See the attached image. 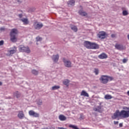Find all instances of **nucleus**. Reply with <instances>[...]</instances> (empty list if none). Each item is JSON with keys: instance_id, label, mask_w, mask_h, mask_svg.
Instances as JSON below:
<instances>
[{"instance_id": "2eb2a0df", "label": "nucleus", "mask_w": 129, "mask_h": 129, "mask_svg": "<svg viewBox=\"0 0 129 129\" xmlns=\"http://www.w3.org/2000/svg\"><path fill=\"white\" fill-rule=\"evenodd\" d=\"M81 95L82 96H85V97H89V95L86 91L83 90L81 93Z\"/></svg>"}, {"instance_id": "412c9836", "label": "nucleus", "mask_w": 129, "mask_h": 129, "mask_svg": "<svg viewBox=\"0 0 129 129\" xmlns=\"http://www.w3.org/2000/svg\"><path fill=\"white\" fill-rule=\"evenodd\" d=\"M70 82V81L68 80H64L63 81V84L64 85H66L67 86H69V83Z\"/></svg>"}, {"instance_id": "393cba45", "label": "nucleus", "mask_w": 129, "mask_h": 129, "mask_svg": "<svg viewBox=\"0 0 129 129\" xmlns=\"http://www.w3.org/2000/svg\"><path fill=\"white\" fill-rule=\"evenodd\" d=\"M71 29L72 30H73V31H74V32H77V27L75 26H73L71 27Z\"/></svg>"}, {"instance_id": "39448f33", "label": "nucleus", "mask_w": 129, "mask_h": 129, "mask_svg": "<svg viewBox=\"0 0 129 129\" xmlns=\"http://www.w3.org/2000/svg\"><path fill=\"white\" fill-rule=\"evenodd\" d=\"M19 51L20 52H25L26 53H31V50L29 47H26L24 45H20L19 46Z\"/></svg>"}, {"instance_id": "5701e85b", "label": "nucleus", "mask_w": 129, "mask_h": 129, "mask_svg": "<svg viewBox=\"0 0 129 129\" xmlns=\"http://www.w3.org/2000/svg\"><path fill=\"white\" fill-rule=\"evenodd\" d=\"M60 89V87L59 86H54L52 87L51 90H57V89Z\"/></svg>"}, {"instance_id": "f03ea898", "label": "nucleus", "mask_w": 129, "mask_h": 129, "mask_svg": "<svg viewBox=\"0 0 129 129\" xmlns=\"http://www.w3.org/2000/svg\"><path fill=\"white\" fill-rule=\"evenodd\" d=\"M84 45L87 49H99V45L96 43H91L89 41H85Z\"/></svg>"}, {"instance_id": "f257e3e1", "label": "nucleus", "mask_w": 129, "mask_h": 129, "mask_svg": "<svg viewBox=\"0 0 129 129\" xmlns=\"http://www.w3.org/2000/svg\"><path fill=\"white\" fill-rule=\"evenodd\" d=\"M123 110L119 111V110H117L113 115L111 116L112 119H116V118H127L129 117V107L124 106L122 107Z\"/></svg>"}, {"instance_id": "473e14b6", "label": "nucleus", "mask_w": 129, "mask_h": 129, "mask_svg": "<svg viewBox=\"0 0 129 129\" xmlns=\"http://www.w3.org/2000/svg\"><path fill=\"white\" fill-rule=\"evenodd\" d=\"M111 36L112 38H115V37H116V35L111 34Z\"/></svg>"}, {"instance_id": "0eeeda50", "label": "nucleus", "mask_w": 129, "mask_h": 129, "mask_svg": "<svg viewBox=\"0 0 129 129\" xmlns=\"http://www.w3.org/2000/svg\"><path fill=\"white\" fill-rule=\"evenodd\" d=\"M63 62L65 67H67L68 68H70L72 67V63H71V61H70V60L66 58H63Z\"/></svg>"}, {"instance_id": "37998d69", "label": "nucleus", "mask_w": 129, "mask_h": 129, "mask_svg": "<svg viewBox=\"0 0 129 129\" xmlns=\"http://www.w3.org/2000/svg\"><path fill=\"white\" fill-rule=\"evenodd\" d=\"M127 38H128V39L129 40V34L127 35Z\"/></svg>"}, {"instance_id": "7c9ffc66", "label": "nucleus", "mask_w": 129, "mask_h": 129, "mask_svg": "<svg viewBox=\"0 0 129 129\" xmlns=\"http://www.w3.org/2000/svg\"><path fill=\"white\" fill-rule=\"evenodd\" d=\"M122 62L123 63H126L127 62V59H126V58L123 59Z\"/></svg>"}, {"instance_id": "20e7f679", "label": "nucleus", "mask_w": 129, "mask_h": 129, "mask_svg": "<svg viewBox=\"0 0 129 129\" xmlns=\"http://www.w3.org/2000/svg\"><path fill=\"white\" fill-rule=\"evenodd\" d=\"M112 80H113V78L107 76H102L100 78L101 83H103L104 84L107 83L108 81H111Z\"/></svg>"}, {"instance_id": "4468645a", "label": "nucleus", "mask_w": 129, "mask_h": 129, "mask_svg": "<svg viewBox=\"0 0 129 129\" xmlns=\"http://www.w3.org/2000/svg\"><path fill=\"white\" fill-rule=\"evenodd\" d=\"M52 58L53 62H57V61L59 60V55H54L52 56Z\"/></svg>"}, {"instance_id": "dca6fc26", "label": "nucleus", "mask_w": 129, "mask_h": 129, "mask_svg": "<svg viewBox=\"0 0 129 129\" xmlns=\"http://www.w3.org/2000/svg\"><path fill=\"white\" fill-rule=\"evenodd\" d=\"M115 47L117 50H123V46L119 44H116Z\"/></svg>"}, {"instance_id": "f3484780", "label": "nucleus", "mask_w": 129, "mask_h": 129, "mask_svg": "<svg viewBox=\"0 0 129 129\" xmlns=\"http://www.w3.org/2000/svg\"><path fill=\"white\" fill-rule=\"evenodd\" d=\"M79 15H80L81 16H82L83 17H86V16H87V13L83 11V10H80L79 11Z\"/></svg>"}, {"instance_id": "9d476101", "label": "nucleus", "mask_w": 129, "mask_h": 129, "mask_svg": "<svg viewBox=\"0 0 129 129\" xmlns=\"http://www.w3.org/2000/svg\"><path fill=\"white\" fill-rule=\"evenodd\" d=\"M28 113L30 116H33L34 117H40V114L35 112L33 110H30L29 111Z\"/></svg>"}, {"instance_id": "b1692460", "label": "nucleus", "mask_w": 129, "mask_h": 129, "mask_svg": "<svg viewBox=\"0 0 129 129\" xmlns=\"http://www.w3.org/2000/svg\"><path fill=\"white\" fill-rule=\"evenodd\" d=\"M14 96H16V97H19L21 96V93L19 92H16L14 94Z\"/></svg>"}, {"instance_id": "cd10ccee", "label": "nucleus", "mask_w": 129, "mask_h": 129, "mask_svg": "<svg viewBox=\"0 0 129 129\" xmlns=\"http://www.w3.org/2000/svg\"><path fill=\"white\" fill-rule=\"evenodd\" d=\"M94 73L96 75H97L99 73V71L97 69H95Z\"/></svg>"}, {"instance_id": "423d86ee", "label": "nucleus", "mask_w": 129, "mask_h": 129, "mask_svg": "<svg viewBox=\"0 0 129 129\" xmlns=\"http://www.w3.org/2000/svg\"><path fill=\"white\" fill-rule=\"evenodd\" d=\"M93 110L94 111H97L98 112L101 113L103 111V105H102V102L99 103V105L97 107L93 108Z\"/></svg>"}, {"instance_id": "f8f14e48", "label": "nucleus", "mask_w": 129, "mask_h": 129, "mask_svg": "<svg viewBox=\"0 0 129 129\" xmlns=\"http://www.w3.org/2000/svg\"><path fill=\"white\" fill-rule=\"evenodd\" d=\"M107 57V54L105 53H102L98 55V58H99V59H106Z\"/></svg>"}, {"instance_id": "9b49d317", "label": "nucleus", "mask_w": 129, "mask_h": 129, "mask_svg": "<svg viewBox=\"0 0 129 129\" xmlns=\"http://www.w3.org/2000/svg\"><path fill=\"white\" fill-rule=\"evenodd\" d=\"M8 52L9 54V56L13 55V54H15L17 53V47L15 46L14 47V49H10L8 50Z\"/></svg>"}, {"instance_id": "c85d7f7f", "label": "nucleus", "mask_w": 129, "mask_h": 129, "mask_svg": "<svg viewBox=\"0 0 129 129\" xmlns=\"http://www.w3.org/2000/svg\"><path fill=\"white\" fill-rule=\"evenodd\" d=\"M42 100H39L38 102H37V104H38V105H42Z\"/></svg>"}, {"instance_id": "f704fd0d", "label": "nucleus", "mask_w": 129, "mask_h": 129, "mask_svg": "<svg viewBox=\"0 0 129 129\" xmlns=\"http://www.w3.org/2000/svg\"><path fill=\"white\" fill-rule=\"evenodd\" d=\"M114 124H118V121H114Z\"/></svg>"}, {"instance_id": "aec40b11", "label": "nucleus", "mask_w": 129, "mask_h": 129, "mask_svg": "<svg viewBox=\"0 0 129 129\" xmlns=\"http://www.w3.org/2000/svg\"><path fill=\"white\" fill-rule=\"evenodd\" d=\"M75 4V1H74V0H72V1H69L68 2V5L69 6H74Z\"/></svg>"}, {"instance_id": "a19ab883", "label": "nucleus", "mask_w": 129, "mask_h": 129, "mask_svg": "<svg viewBox=\"0 0 129 129\" xmlns=\"http://www.w3.org/2000/svg\"><path fill=\"white\" fill-rule=\"evenodd\" d=\"M127 94L128 96H129V91L127 92Z\"/></svg>"}, {"instance_id": "6e6552de", "label": "nucleus", "mask_w": 129, "mask_h": 129, "mask_svg": "<svg viewBox=\"0 0 129 129\" xmlns=\"http://www.w3.org/2000/svg\"><path fill=\"white\" fill-rule=\"evenodd\" d=\"M33 26L36 30H40L41 28H43V24L35 22L34 23Z\"/></svg>"}, {"instance_id": "1a4fd4ad", "label": "nucleus", "mask_w": 129, "mask_h": 129, "mask_svg": "<svg viewBox=\"0 0 129 129\" xmlns=\"http://www.w3.org/2000/svg\"><path fill=\"white\" fill-rule=\"evenodd\" d=\"M97 36L99 38V39L102 40L106 38V33L104 31H100L98 34Z\"/></svg>"}, {"instance_id": "2f4dec72", "label": "nucleus", "mask_w": 129, "mask_h": 129, "mask_svg": "<svg viewBox=\"0 0 129 129\" xmlns=\"http://www.w3.org/2000/svg\"><path fill=\"white\" fill-rule=\"evenodd\" d=\"M4 45V40L0 41V46H3Z\"/></svg>"}, {"instance_id": "a211bd4d", "label": "nucleus", "mask_w": 129, "mask_h": 129, "mask_svg": "<svg viewBox=\"0 0 129 129\" xmlns=\"http://www.w3.org/2000/svg\"><path fill=\"white\" fill-rule=\"evenodd\" d=\"M58 118L60 120H61L62 121H63L64 120H66V119H67L66 116L62 114L59 115Z\"/></svg>"}, {"instance_id": "e433bc0d", "label": "nucleus", "mask_w": 129, "mask_h": 129, "mask_svg": "<svg viewBox=\"0 0 129 129\" xmlns=\"http://www.w3.org/2000/svg\"><path fill=\"white\" fill-rule=\"evenodd\" d=\"M105 99H111V97H105Z\"/></svg>"}, {"instance_id": "ea45409f", "label": "nucleus", "mask_w": 129, "mask_h": 129, "mask_svg": "<svg viewBox=\"0 0 129 129\" xmlns=\"http://www.w3.org/2000/svg\"><path fill=\"white\" fill-rule=\"evenodd\" d=\"M19 18H21L22 17H23V15L22 14H19Z\"/></svg>"}, {"instance_id": "79ce46f5", "label": "nucleus", "mask_w": 129, "mask_h": 129, "mask_svg": "<svg viewBox=\"0 0 129 129\" xmlns=\"http://www.w3.org/2000/svg\"><path fill=\"white\" fill-rule=\"evenodd\" d=\"M3 85V83L2 82H0V86Z\"/></svg>"}, {"instance_id": "ddd939ff", "label": "nucleus", "mask_w": 129, "mask_h": 129, "mask_svg": "<svg viewBox=\"0 0 129 129\" xmlns=\"http://www.w3.org/2000/svg\"><path fill=\"white\" fill-rule=\"evenodd\" d=\"M18 117L20 119H23V118L25 117V114H24V112L23 111H20L18 114Z\"/></svg>"}, {"instance_id": "4c0bfd02", "label": "nucleus", "mask_w": 129, "mask_h": 129, "mask_svg": "<svg viewBox=\"0 0 129 129\" xmlns=\"http://www.w3.org/2000/svg\"><path fill=\"white\" fill-rule=\"evenodd\" d=\"M105 97H111V96H109V95H106L105 96Z\"/></svg>"}, {"instance_id": "c756f323", "label": "nucleus", "mask_w": 129, "mask_h": 129, "mask_svg": "<svg viewBox=\"0 0 129 129\" xmlns=\"http://www.w3.org/2000/svg\"><path fill=\"white\" fill-rule=\"evenodd\" d=\"M36 40H37V42L39 41H42V38L38 36V37H36Z\"/></svg>"}, {"instance_id": "6ab92c4d", "label": "nucleus", "mask_w": 129, "mask_h": 129, "mask_svg": "<svg viewBox=\"0 0 129 129\" xmlns=\"http://www.w3.org/2000/svg\"><path fill=\"white\" fill-rule=\"evenodd\" d=\"M21 21L23 22L24 25H28L29 24V20L27 18H23Z\"/></svg>"}, {"instance_id": "c9c22d12", "label": "nucleus", "mask_w": 129, "mask_h": 129, "mask_svg": "<svg viewBox=\"0 0 129 129\" xmlns=\"http://www.w3.org/2000/svg\"><path fill=\"white\" fill-rule=\"evenodd\" d=\"M119 126H120V127H122V123H120L119 124Z\"/></svg>"}, {"instance_id": "4be33fe9", "label": "nucleus", "mask_w": 129, "mask_h": 129, "mask_svg": "<svg viewBox=\"0 0 129 129\" xmlns=\"http://www.w3.org/2000/svg\"><path fill=\"white\" fill-rule=\"evenodd\" d=\"M69 127H70L73 129H79V128H78V127H77V126H76L75 125H73V124H70L69 125Z\"/></svg>"}, {"instance_id": "72a5a7b5", "label": "nucleus", "mask_w": 129, "mask_h": 129, "mask_svg": "<svg viewBox=\"0 0 129 129\" xmlns=\"http://www.w3.org/2000/svg\"><path fill=\"white\" fill-rule=\"evenodd\" d=\"M58 129H68L67 128H64L63 127H58Z\"/></svg>"}, {"instance_id": "7ed1b4c3", "label": "nucleus", "mask_w": 129, "mask_h": 129, "mask_svg": "<svg viewBox=\"0 0 129 129\" xmlns=\"http://www.w3.org/2000/svg\"><path fill=\"white\" fill-rule=\"evenodd\" d=\"M18 33H19V31H18V30L17 29H13L11 31L10 39L12 42H13V43L17 42V41L18 40V38L16 36L18 34Z\"/></svg>"}, {"instance_id": "58836bf2", "label": "nucleus", "mask_w": 129, "mask_h": 129, "mask_svg": "<svg viewBox=\"0 0 129 129\" xmlns=\"http://www.w3.org/2000/svg\"><path fill=\"white\" fill-rule=\"evenodd\" d=\"M0 30L1 31H4L5 30V28L2 27L0 29Z\"/></svg>"}, {"instance_id": "bb28decb", "label": "nucleus", "mask_w": 129, "mask_h": 129, "mask_svg": "<svg viewBox=\"0 0 129 129\" xmlns=\"http://www.w3.org/2000/svg\"><path fill=\"white\" fill-rule=\"evenodd\" d=\"M122 14L123 16H127L128 15V13L126 11H123Z\"/></svg>"}, {"instance_id": "a878e982", "label": "nucleus", "mask_w": 129, "mask_h": 129, "mask_svg": "<svg viewBox=\"0 0 129 129\" xmlns=\"http://www.w3.org/2000/svg\"><path fill=\"white\" fill-rule=\"evenodd\" d=\"M32 73L33 74H34V75H38V71L35 70H32Z\"/></svg>"}]
</instances>
